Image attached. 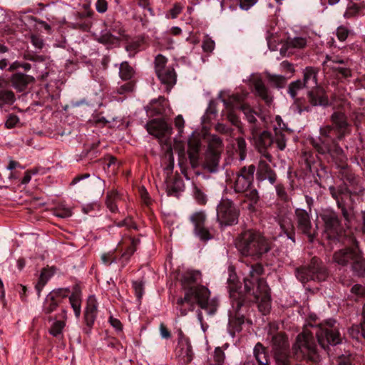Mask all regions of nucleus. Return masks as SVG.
<instances>
[{
    "instance_id": "23",
    "label": "nucleus",
    "mask_w": 365,
    "mask_h": 365,
    "mask_svg": "<svg viewBox=\"0 0 365 365\" xmlns=\"http://www.w3.org/2000/svg\"><path fill=\"white\" fill-rule=\"evenodd\" d=\"M220 151L207 150L205 161V168L210 173H215L218 170L220 158Z\"/></svg>"
},
{
    "instance_id": "53",
    "label": "nucleus",
    "mask_w": 365,
    "mask_h": 365,
    "mask_svg": "<svg viewBox=\"0 0 365 365\" xmlns=\"http://www.w3.org/2000/svg\"><path fill=\"white\" fill-rule=\"evenodd\" d=\"M65 326L64 322L61 321H56L52 325L50 329V334L55 337H59L61 336L62 330Z\"/></svg>"
},
{
    "instance_id": "24",
    "label": "nucleus",
    "mask_w": 365,
    "mask_h": 365,
    "mask_svg": "<svg viewBox=\"0 0 365 365\" xmlns=\"http://www.w3.org/2000/svg\"><path fill=\"white\" fill-rule=\"evenodd\" d=\"M156 74L161 83L167 86L168 89L176 82V74L173 67H168Z\"/></svg>"
},
{
    "instance_id": "54",
    "label": "nucleus",
    "mask_w": 365,
    "mask_h": 365,
    "mask_svg": "<svg viewBox=\"0 0 365 365\" xmlns=\"http://www.w3.org/2000/svg\"><path fill=\"white\" fill-rule=\"evenodd\" d=\"M268 80L274 84L277 87L281 88L285 83V78L281 75H274V74H267Z\"/></svg>"
},
{
    "instance_id": "22",
    "label": "nucleus",
    "mask_w": 365,
    "mask_h": 365,
    "mask_svg": "<svg viewBox=\"0 0 365 365\" xmlns=\"http://www.w3.org/2000/svg\"><path fill=\"white\" fill-rule=\"evenodd\" d=\"M97 311V302L93 296H90L87 300L85 311V321L88 327H91L94 323Z\"/></svg>"
},
{
    "instance_id": "46",
    "label": "nucleus",
    "mask_w": 365,
    "mask_h": 365,
    "mask_svg": "<svg viewBox=\"0 0 365 365\" xmlns=\"http://www.w3.org/2000/svg\"><path fill=\"white\" fill-rule=\"evenodd\" d=\"M194 234L200 240L206 242L211 240L213 236L205 226L194 229Z\"/></svg>"
},
{
    "instance_id": "47",
    "label": "nucleus",
    "mask_w": 365,
    "mask_h": 365,
    "mask_svg": "<svg viewBox=\"0 0 365 365\" xmlns=\"http://www.w3.org/2000/svg\"><path fill=\"white\" fill-rule=\"evenodd\" d=\"M240 110H241L243 112L247 121L250 123H256L257 119L255 116V113L248 105L243 104V103H242V101H241Z\"/></svg>"
},
{
    "instance_id": "56",
    "label": "nucleus",
    "mask_w": 365,
    "mask_h": 365,
    "mask_svg": "<svg viewBox=\"0 0 365 365\" xmlns=\"http://www.w3.org/2000/svg\"><path fill=\"white\" fill-rule=\"evenodd\" d=\"M359 11V7L356 4L350 3L344 14V16L346 19H350L355 16Z\"/></svg>"
},
{
    "instance_id": "39",
    "label": "nucleus",
    "mask_w": 365,
    "mask_h": 365,
    "mask_svg": "<svg viewBox=\"0 0 365 365\" xmlns=\"http://www.w3.org/2000/svg\"><path fill=\"white\" fill-rule=\"evenodd\" d=\"M307 44V40L304 37L297 36L294 38H289L287 40L286 46L288 48H304Z\"/></svg>"
},
{
    "instance_id": "51",
    "label": "nucleus",
    "mask_w": 365,
    "mask_h": 365,
    "mask_svg": "<svg viewBox=\"0 0 365 365\" xmlns=\"http://www.w3.org/2000/svg\"><path fill=\"white\" fill-rule=\"evenodd\" d=\"M303 87L304 85L300 80L293 81L289 86L288 93L292 98H295L298 91Z\"/></svg>"
},
{
    "instance_id": "40",
    "label": "nucleus",
    "mask_w": 365,
    "mask_h": 365,
    "mask_svg": "<svg viewBox=\"0 0 365 365\" xmlns=\"http://www.w3.org/2000/svg\"><path fill=\"white\" fill-rule=\"evenodd\" d=\"M69 301L74 311L75 315L76 317H78L81 314V294L78 290H76L69 297Z\"/></svg>"
},
{
    "instance_id": "52",
    "label": "nucleus",
    "mask_w": 365,
    "mask_h": 365,
    "mask_svg": "<svg viewBox=\"0 0 365 365\" xmlns=\"http://www.w3.org/2000/svg\"><path fill=\"white\" fill-rule=\"evenodd\" d=\"M54 215L58 217L66 218L71 216L72 212L70 207L61 205L55 210Z\"/></svg>"
},
{
    "instance_id": "13",
    "label": "nucleus",
    "mask_w": 365,
    "mask_h": 365,
    "mask_svg": "<svg viewBox=\"0 0 365 365\" xmlns=\"http://www.w3.org/2000/svg\"><path fill=\"white\" fill-rule=\"evenodd\" d=\"M193 351L190 340L180 331L178 346L175 349V356L180 361L187 364L192 360Z\"/></svg>"
},
{
    "instance_id": "15",
    "label": "nucleus",
    "mask_w": 365,
    "mask_h": 365,
    "mask_svg": "<svg viewBox=\"0 0 365 365\" xmlns=\"http://www.w3.org/2000/svg\"><path fill=\"white\" fill-rule=\"evenodd\" d=\"M242 101V97L240 95H232L229 97L227 100H222L225 108L228 110L227 114V119L234 125L237 127L240 132L242 128L240 126V120L237 115L234 113V109L239 108L240 106V102Z\"/></svg>"
},
{
    "instance_id": "19",
    "label": "nucleus",
    "mask_w": 365,
    "mask_h": 365,
    "mask_svg": "<svg viewBox=\"0 0 365 365\" xmlns=\"http://www.w3.org/2000/svg\"><path fill=\"white\" fill-rule=\"evenodd\" d=\"M35 81V78L29 75L18 72L14 73L10 78L12 87L19 92L26 90L28 85Z\"/></svg>"
},
{
    "instance_id": "6",
    "label": "nucleus",
    "mask_w": 365,
    "mask_h": 365,
    "mask_svg": "<svg viewBox=\"0 0 365 365\" xmlns=\"http://www.w3.org/2000/svg\"><path fill=\"white\" fill-rule=\"evenodd\" d=\"M295 274L302 283H306L309 280L324 281L328 273L322 262L317 257H314L308 266L297 268Z\"/></svg>"
},
{
    "instance_id": "61",
    "label": "nucleus",
    "mask_w": 365,
    "mask_h": 365,
    "mask_svg": "<svg viewBox=\"0 0 365 365\" xmlns=\"http://www.w3.org/2000/svg\"><path fill=\"white\" fill-rule=\"evenodd\" d=\"M349 34V30L344 26H340L336 29V36L341 41H345L347 38Z\"/></svg>"
},
{
    "instance_id": "28",
    "label": "nucleus",
    "mask_w": 365,
    "mask_h": 365,
    "mask_svg": "<svg viewBox=\"0 0 365 365\" xmlns=\"http://www.w3.org/2000/svg\"><path fill=\"white\" fill-rule=\"evenodd\" d=\"M59 300L56 299V292H50L46 297L43 305V312L46 314L52 313L58 307Z\"/></svg>"
},
{
    "instance_id": "37",
    "label": "nucleus",
    "mask_w": 365,
    "mask_h": 365,
    "mask_svg": "<svg viewBox=\"0 0 365 365\" xmlns=\"http://www.w3.org/2000/svg\"><path fill=\"white\" fill-rule=\"evenodd\" d=\"M52 275L53 272L51 270L47 269H43L42 270L38 281L35 286L38 297H40L41 292Z\"/></svg>"
},
{
    "instance_id": "49",
    "label": "nucleus",
    "mask_w": 365,
    "mask_h": 365,
    "mask_svg": "<svg viewBox=\"0 0 365 365\" xmlns=\"http://www.w3.org/2000/svg\"><path fill=\"white\" fill-rule=\"evenodd\" d=\"M223 144L220 138L217 135H212L210 140L208 150H217L221 153Z\"/></svg>"
},
{
    "instance_id": "18",
    "label": "nucleus",
    "mask_w": 365,
    "mask_h": 365,
    "mask_svg": "<svg viewBox=\"0 0 365 365\" xmlns=\"http://www.w3.org/2000/svg\"><path fill=\"white\" fill-rule=\"evenodd\" d=\"M325 229L329 234L335 235L340 231V222L337 215L332 211H326L322 215Z\"/></svg>"
},
{
    "instance_id": "50",
    "label": "nucleus",
    "mask_w": 365,
    "mask_h": 365,
    "mask_svg": "<svg viewBox=\"0 0 365 365\" xmlns=\"http://www.w3.org/2000/svg\"><path fill=\"white\" fill-rule=\"evenodd\" d=\"M166 63H167V58L165 56H163V55H160V54L158 55L155 57V73H158L160 72L161 71L168 68V66H166ZM168 67H170V66H168Z\"/></svg>"
},
{
    "instance_id": "60",
    "label": "nucleus",
    "mask_w": 365,
    "mask_h": 365,
    "mask_svg": "<svg viewBox=\"0 0 365 365\" xmlns=\"http://www.w3.org/2000/svg\"><path fill=\"white\" fill-rule=\"evenodd\" d=\"M361 326L354 325L349 329V335L353 338L359 340L362 337Z\"/></svg>"
},
{
    "instance_id": "29",
    "label": "nucleus",
    "mask_w": 365,
    "mask_h": 365,
    "mask_svg": "<svg viewBox=\"0 0 365 365\" xmlns=\"http://www.w3.org/2000/svg\"><path fill=\"white\" fill-rule=\"evenodd\" d=\"M256 148H269L274 143L273 138L269 132L264 130L253 139Z\"/></svg>"
},
{
    "instance_id": "45",
    "label": "nucleus",
    "mask_w": 365,
    "mask_h": 365,
    "mask_svg": "<svg viewBox=\"0 0 365 365\" xmlns=\"http://www.w3.org/2000/svg\"><path fill=\"white\" fill-rule=\"evenodd\" d=\"M273 140L280 150H284L286 148L285 135L281 130L277 129L276 127L274 128V138Z\"/></svg>"
},
{
    "instance_id": "31",
    "label": "nucleus",
    "mask_w": 365,
    "mask_h": 365,
    "mask_svg": "<svg viewBox=\"0 0 365 365\" xmlns=\"http://www.w3.org/2000/svg\"><path fill=\"white\" fill-rule=\"evenodd\" d=\"M331 70L335 76L341 81L346 80L351 76V71L346 66V62L344 65H331Z\"/></svg>"
},
{
    "instance_id": "34",
    "label": "nucleus",
    "mask_w": 365,
    "mask_h": 365,
    "mask_svg": "<svg viewBox=\"0 0 365 365\" xmlns=\"http://www.w3.org/2000/svg\"><path fill=\"white\" fill-rule=\"evenodd\" d=\"M254 356L258 365H269L268 355L264 347L260 343L257 344L255 346Z\"/></svg>"
},
{
    "instance_id": "21",
    "label": "nucleus",
    "mask_w": 365,
    "mask_h": 365,
    "mask_svg": "<svg viewBox=\"0 0 365 365\" xmlns=\"http://www.w3.org/2000/svg\"><path fill=\"white\" fill-rule=\"evenodd\" d=\"M252 85L255 88L256 94L266 103L269 104L272 101V96L261 78L258 76L254 77L252 78Z\"/></svg>"
},
{
    "instance_id": "57",
    "label": "nucleus",
    "mask_w": 365,
    "mask_h": 365,
    "mask_svg": "<svg viewBox=\"0 0 365 365\" xmlns=\"http://www.w3.org/2000/svg\"><path fill=\"white\" fill-rule=\"evenodd\" d=\"M140 240L138 239H133L131 240V246L128 248V250L122 255V257L125 258L126 260H128L130 257L135 252L136 250V246L139 244Z\"/></svg>"
},
{
    "instance_id": "4",
    "label": "nucleus",
    "mask_w": 365,
    "mask_h": 365,
    "mask_svg": "<svg viewBox=\"0 0 365 365\" xmlns=\"http://www.w3.org/2000/svg\"><path fill=\"white\" fill-rule=\"evenodd\" d=\"M312 327L315 329L319 344L324 350H327L330 345L341 343L343 337L335 320L329 319Z\"/></svg>"
},
{
    "instance_id": "48",
    "label": "nucleus",
    "mask_w": 365,
    "mask_h": 365,
    "mask_svg": "<svg viewBox=\"0 0 365 365\" xmlns=\"http://www.w3.org/2000/svg\"><path fill=\"white\" fill-rule=\"evenodd\" d=\"M243 192L245 193V198L250 201V207H252L258 202L259 195L256 189L250 187Z\"/></svg>"
},
{
    "instance_id": "10",
    "label": "nucleus",
    "mask_w": 365,
    "mask_h": 365,
    "mask_svg": "<svg viewBox=\"0 0 365 365\" xmlns=\"http://www.w3.org/2000/svg\"><path fill=\"white\" fill-rule=\"evenodd\" d=\"M148 132L159 140L160 144L166 146L168 150L171 149V139L173 128L164 120L154 119L146 124Z\"/></svg>"
},
{
    "instance_id": "14",
    "label": "nucleus",
    "mask_w": 365,
    "mask_h": 365,
    "mask_svg": "<svg viewBox=\"0 0 365 365\" xmlns=\"http://www.w3.org/2000/svg\"><path fill=\"white\" fill-rule=\"evenodd\" d=\"M330 119L334 125V128L337 131V140H341L350 133V124L348 123L347 118L343 112L340 110L334 111L331 114Z\"/></svg>"
},
{
    "instance_id": "58",
    "label": "nucleus",
    "mask_w": 365,
    "mask_h": 365,
    "mask_svg": "<svg viewBox=\"0 0 365 365\" xmlns=\"http://www.w3.org/2000/svg\"><path fill=\"white\" fill-rule=\"evenodd\" d=\"M133 89H134L133 83L131 81H129V82L124 83L123 85L120 86L118 88H117V92H118V93L123 95V94H126V93L132 92L133 91Z\"/></svg>"
},
{
    "instance_id": "42",
    "label": "nucleus",
    "mask_w": 365,
    "mask_h": 365,
    "mask_svg": "<svg viewBox=\"0 0 365 365\" xmlns=\"http://www.w3.org/2000/svg\"><path fill=\"white\" fill-rule=\"evenodd\" d=\"M190 220L194 225V229L202 227L205 226L206 215L202 211L196 212L190 216Z\"/></svg>"
},
{
    "instance_id": "26",
    "label": "nucleus",
    "mask_w": 365,
    "mask_h": 365,
    "mask_svg": "<svg viewBox=\"0 0 365 365\" xmlns=\"http://www.w3.org/2000/svg\"><path fill=\"white\" fill-rule=\"evenodd\" d=\"M279 224L281 229L287 235V237L294 241V224L292 220L291 214H284L279 217Z\"/></svg>"
},
{
    "instance_id": "59",
    "label": "nucleus",
    "mask_w": 365,
    "mask_h": 365,
    "mask_svg": "<svg viewBox=\"0 0 365 365\" xmlns=\"http://www.w3.org/2000/svg\"><path fill=\"white\" fill-rule=\"evenodd\" d=\"M202 46L204 51L212 52L215 48V41L208 36H206L203 39Z\"/></svg>"
},
{
    "instance_id": "36",
    "label": "nucleus",
    "mask_w": 365,
    "mask_h": 365,
    "mask_svg": "<svg viewBox=\"0 0 365 365\" xmlns=\"http://www.w3.org/2000/svg\"><path fill=\"white\" fill-rule=\"evenodd\" d=\"M121 200L120 195L115 190L107 192L106 203L107 207L112 212H115L118 210L117 203Z\"/></svg>"
},
{
    "instance_id": "30",
    "label": "nucleus",
    "mask_w": 365,
    "mask_h": 365,
    "mask_svg": "<svg viewBox=\"0 0 365 365\" xmlns=\"http://www.w3.org/2000/svg\"><path fill=\"white\" fill-rule=\"evenodd\" d=\"M97 41L103 44L107 45L108 46H115L119 44L120 36H117L110 31H106L102 32Z\"/></svg>"
},
{
    "instance_id": "44",
    "label": "nucleus",
    "mask_w": 365,
    "mask_h": 365,
    "mask_svg": "<svg viewBox=\"0 0 365 365\" xmlns=\"http://www.w3.org/2000/svg\"><path fill=\"white\" fill-rule=\"evenodd\" d=\"M183 187V182L181 179L176 178L173 182L167 187V192L168 195H175L181 191Z\"/></svg>"
},
{
    "instance_id": "9",
    "label": "nucleus",
    "mask_w": 365,
    "mask_h": 365,
    "mask_svg": "<svg viewBox=\"0 0 365 365\" xmlns=\"http://www.w3.org/2000/svg\"><path fill=\"white\" fill-rule=\"evenodd\" d=\"M239 215L238 208L228 199H222L217 207V220L221 227L237 224Z\"/></svg>"
},
{
    "instance_id": "8",
    "label": "nucleus",
    "mask_w": 365,
    "mask_h": 365,
    "mask_svg": "<svg viewBox=\"0 0 365 365\" xmlns=\"http://www.w3.org/2000/svg\"><path fill=\"white\" fill-rule=\"evenodd\" d=\"M339 170L341 179L351 185L356 183V178L348 165V158L339 144H334L333 148L328 153Z\"/></svg>"
},
{
    "instance_id": "43",
    "label": "nucleus",
    "mask_w": 365,
    "mask_h": 365,
    "mask_svg": "<svg viewBox=\"0 0 365 365\" xmlns=\"http://www.w3.org/2000/svg\"><path fill=\"white\" fill-rule=\"evenodd\" d=\"M346 62L344 59L336 56H327L326 59L323 62L325 69L331 68V65H344Z\"/></svg>"
},
{
    "instance_id": "11",
    "label": "nucleus",
    "mask_w": 365,
    "mask_h": 365,
    "mask_svg": "<svg viewBox=\"0 0 365 365\" xmlns=\"http://www.w3.org/2000/svg\"><path fill=\"white\" fill-rule=\"evenodd\" d=\"M255 170V166L253 165L243 167L240 170L235 180L234 189L235 192H242L251 187Z\"/></svg>"
},
{
    "instance_id": "41",
    "label": "nucleus",
    "mask_w": 365,
    "mask_h": 365,
    "mask_svg": "<svg viewBox=\"0 0 365 365\" xmlns=\"http://www.w3.org/2000/svg\"><path fill=\"white\" fill-rule=\"evenodd\" d=\"M134 74L133 68L128 64V62L124 61L120 63L119 68V75L121 79L127 81L130 80Z\"/></svg>"
},
{
    "instance_id": "12",
    "label": "nucleus",
    "mask_w": 365,
    "mask_h": 365,
    "mask_svg": "<svg viewBox=\"0 0 365 365\" xmlns=\"http://www.w3.org/2000/svg\"><path fill=\"white\" fill-rule=\"evenodd\" d=\"M297 229L306 235L310 241H312L316 235V230L312 227L308 212L303 209L295 210Z\"/></svg>"
},
{
    "instance_id": "5",
    "label": "nucleus",
    "mask_w": 365,
    "mask_h": 365,
    "mask_svg": "<svg viewBox=\"0 0 365 365\" xmlns=\"http://www.w3.org/2000/svg\"><path fill=\"white\" fill-rule=\"evenodd\" d=\"M317 74L318 69L317 68L306 67L303 71L302 83L304 87L312 89L308 92V99L312 106H326L328 104V99L317 88Z\"/></svg>"
},
{
    "instance_id": "38",
    "label": "nucleus",
    "mask_w": 365,
    "mask_h": 365,
    "mask_svg": "<svg viewBox=\"0 0 365 365\" xmlns=\"http://www.w3.org/2000/svg\"><path fill=\"white\" fill-rule=\"evenodd\" d=\"M274 356L277 365H291L289 349L285 350L275 351Z\"/></svg>"
},
{
    "instance_id": "63",
    "label": "nucleus",
    "mask_w": 365,
    "mask_h": 365,
    "mask_svg": "<svg viewBox=\"0 0 365 365\" xmlns=\"http://www.w3.org/2000/svg\"><path fill=\"white\" fill-rule=\"evenodd\" d=\"M133 287L135 290L137 298L140 299L143 294V283L140 281L133 282Z\"/></svg>"
},
{
    "instance_id": "1",
    "label": "nucleus",
    "mask_w": 365,
    "mask_h": 365,
    "mask_svg": "<svg viewBox=\"0 0 365 365\" xmlns=\"http://www.w3.org/2000/svg\"><path fill=\"white\" fill-rule=\"evenodd\" d=\"M200 278V273L197 271L187 272L181 278V284L185 293L183 298L178 299L176 304L177 309L182 316L192 311L195 304H199L202 309H208L210 291L205 286L195 284Z\"/></svg>"
},
{
    "instance_id": "27",
    "label": "nucleus",
    "mask_w": 365,
    "mask_h": 365,
    "mask_svg": "<svg viewBox=\"0 0 365 365\" xmlns=\"http://www.w3.org/2000/svg\"><path fill=\"white\" fill-rule=\"evenodd\" d=\"M230 298L232 301V308L235 309L236 315L238 317V319L240 320V322H242L243 319L240 317L239 312L242 307V306L244 304V298L243 296L237 292L235 287H230Z\"/></svg>"
},
{
    "instance_id": "62",
    "label": "nucleus",
    "mask_w": 365,
    "mask_h": 365,
    "mask_svg": "<svg viewBox=\"0 0 365 365\" xmlns=\"http://www.w3.org/2000/svg\"><path fill=\"white\" fill-rule=\"evenodd\" d=\"M237 144L240 151V159L243 160L246 153V142L244 138H238L237 139Z\"/></svg>"
},
{
    "instance_id": "55",
    "label": "nucleus",
    "mask_w": 365,
    "mask_h": 365,
    "mask_svg": "<svg viewBox=\"0 0 365 365\" xmlns=\"http://www.w3.org/2000/svg\"><path fill=\"white\" fill-rule=\"evenodd\" d=\"M334 130V128L332 125H323L319 128V135L322 136V138H326V139H336L332 135Z\"/></svg>"
},
{
    "instance_id": "64",
    "label": "nucleus",
    "mask_w": 365,
    "mask_h": 365,
    "mask_svg": "<svg viewBox=\"0 0 365 365\" xmlns=\"http://www.w3.org/2000/svg\"><path fill=\"white\" fill-rule=\"evenodd\" d=\"M337 365H356L351 356H341L337 359Z\"/></svg>"
},
{
    "instance_id": "16",
    "label": "nucleus",
    "mask_w": 365,
    "mask_h": 365,
    "mask_svg": "<svg viewBox=\"0 0 365 365\" xmlns=\"http://www.w3.org/2000/svg\"><path fill=\"white\" fill-rule=\"evenodd\" d=\"M359 252V249L357 245L352 247L341 249L334 252L333 260L341 266L351 265V261L354 260Z\"/></svg>"
},
{
    "instance_id": "25",
    "label": "nucleus",
    "mask_w": 365,
    "mask_h": 365,
    "mask_svg": "<svg viewBox=\"0 0 365 365\" xmlns=\"http://www.w3.org/2000/svg\"><path fill=\"white\" fill-rule=\"evenodd\" d=\"M354 274L358 277H365V258L359 250L350 265Z\"/></svg>"
},
{
    "instance_id": "35",
    "label": "nucleus",
    "mask_w": 365,
    "mask_h": 365,
    "mask_svg": "<svg viewBox=\"0 0 365 365\" xmlns=\"http://www.w3.org/2000/svg\"><path fill=\"white\" fill-rule=\"evenodd\" d=\"M16 101L15 95L13 91L4 89L0 83V107L5 105H12Z\"/></svg>"
},
{
    "instance_id": "17",
    "label": "nucleus",
    "mask_w": 365,
    "mask_h": 365,
    "mask_svg": "<svg viewBox=\"0 0 365 365\" xmlns=\"http://www.w3.org/2000/svg\"><path fill=\"white\" fill-rule=\"evenodd\" d=\"M257 179L259 181L267 180L272 185L274 184L277 181L276 173L264 159H260L259 161L257 170Z\"/></svg>"
},
{
    "instance_id": "20",
    "label": "nucleus",
    "mask_w": 365,
    "mask_h": 365,
    "mask_svg": "<svg viewBox=\"0 0 365 365\" xmlns=\"http://www.w3.org/2000/svg\"><path fill=\"white\" fill-rule=\"evenodd\" d=\"M336 139H329L319 136L317 138L311 139V144L314 149L320 154H328L333 148L334 144H338Z\"/></svg>"
},
{
    "instance_id": "33",
    "label": "nucleus",
    "mask_w": 365,
    "mask_h": 365,
    "mask_svg": "<svg viewBox=\"0 0 365 365\" xmlns=\"http://www.w3.org/2000/svg\"><path fill=\"white\" fill-rule=\"evenodd\" d=\"M272 351L285 350L289 349V344L285 336L282 333H277L272 336Z\"/></svg>"
},
{
    "instance_id": "3",
    "label": "nucleus",
    "mask_w": 365,
    "mask_h": 365,
    "mask_svg": "<svg viewBox=\"0 0 365 365\" xmlns=\"http://www.w3.org/2000/svg\"><path fill=\"white\" fill-rule=\"evenodd\" d=\"M236 247L242 255L256 258L270 249L268 240L260 232L251 230L244 231L237 237Z\"/></svg>"
},
{
    "instance_id": "32",
    "label": "nucleus",
    "mask_w": 365,
    "mask_h": 365,
    "mask_svg": "<svg viewBox=\"0 0 365 365\" xmlns=\"http://www.w3.org/2000/svg\"><path fill=\"white\" fill-rule=\"evenodd\" d=\"M199 149L200 145L198 143H189L187 153L190 160V163L192 168H196L199 165Z\"/></svg>"
},
{
    "instance_id": "7",
    "label": "nucleus",
    "mask_w": 365,
    "mask_h": 365,
    "mask_svg": "<svg viewBox=\"0 0 365 365\" xmlns=\"http://www.w3.org/2000/svg\"><path fill=\"white\" fill-rule=\"evenodd\" d=\"M293 349L297 354L298 351L300 352L302 356L308 361L314 363L319 361V354L317 352L312 334L307 331H304L297 336Z\"/></svg>"
},
{
    "instance_id": "2",
    "label": "nucleus",
    "mask_w": 365,
    "mask_h": 365,
    "mask_svg": "<svg viewBox=\"0 0 365 365\" xmlns=\"http://www.w3.org/2000/svg\"><path fill=\"white\" fill-rule=\"evenodd\" d=\"M248 273L244 278L245 289L247 292L254 290L257 286V291H253V294L257 300L260 299L261 303L259 305L260 310L263 308L264 312L268 311L269 307V288L266 282L260 278L264 272L263 267L259 263L247 266Z\"/></svg>"
}]
</instances>
